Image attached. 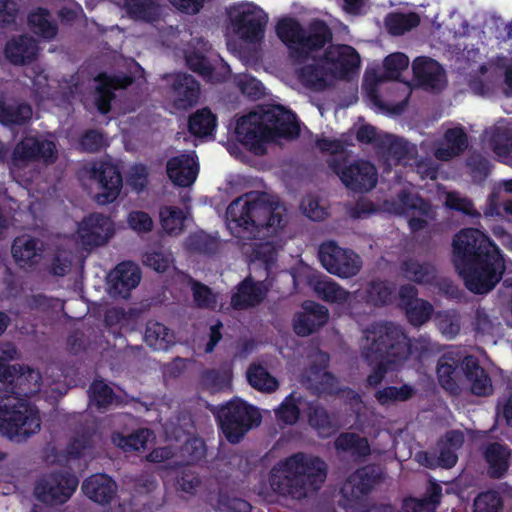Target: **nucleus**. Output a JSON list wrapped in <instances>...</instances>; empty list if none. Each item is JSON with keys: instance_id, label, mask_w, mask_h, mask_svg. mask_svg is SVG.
<instances>
[{"instance_id": "obj_38", "label": "nucleus", "mask_w": 512, "mask_h": 512, "mask_svg": "<svg viewBox=\"0 0 512 512\" xmlns=\"http://www.w3.org/2000/svg\"><path fill=\"white\" fill-rule=\"evenodd\" d=\"M483 456L491 477L501 478L506 474L511 457V452L506 446L499 443L489 444L484 449Z\"/></svg>"}, {"instance_id": "obj_36", "label": "nucleus", "mask_w": 512, "mask_h": 512, "mask_svg": "<svg viewBox=\"0 0 512 512\" xmlns=\"http://www.w3.org/2000/svg\"><path fill=\"white\" fill-rule=\"evenodd\" d=\"M95 82V104L101 113H107L110 110V101L113 98V90L125 88L132 80L128 77H110L100 75Z\"/></svg>"}, {"instance_id": "obj_4", "label": "nucleus", "mask_w": 512, "mask_h": 512, "mask_svg": "<svg viewBox=\"0 0 512 512\" xmlns=\"http://www.w3.org/2000/svg\"><path fill=\"white\" fill-rule=\"evenodd\" d=\"M362 356L376 366L367 377L371 387L379 385L389 370L400 366L410 354V343L401 328L392 323L375 324L363 332Z\"/></svg>"}, {"instance_id": "obj_16", "label": "nucleus", "mask_w": 512, "mask_h": 512, "mask_svg": "<svg viewBox=\"0 0 512 512\" xmlns=\"http://www.w3.org/2000/svg\"><path fill=\"white\" fill-rule=\"evenodd\" d=\"M384 210L389 213L405 216L413 231L424 228L434 216L431 206L408 190L400 192L396 199L386 201L384 203Z\"/></svg>"}, {"instance_id": "obj_9", "label": "nucleus", "mask_w": 512, "mask_h": 512, "mask_svg": "<svg viewBox=\"0 0 512 512\" xmlns=\"http://www.w3.org/2000/svg\"><path fill=\"white\" fill-rule=\"evenodd\" d=\"M409 65V58L400 52L392 53L384 60L385 76H378L375 73H367L363 82V89L373 107L380 113L397 115L404 109L411 88L407 83L395 84L396 90L400 93L397 103L390 100H383L378 91V86L387 79H398L401 72Z\"/></svg>"}, {"instance_id": "obj_46", "label": "nucleus", "mask_w": 512, "mask_h": 512, "mask_svg": "<svg viewBox=\"0 0 512 512\" xmlns=\"http://www.w3.org/2000/svg\"><path fill=\"white\" fill-rule=\"evenodd\" d=\"M247 379L252 387L262 392H274L279 386L278 380L270 375L263 366L257 364L249 367Z\"/></svg>"}, {"instance_id": "obj_19", "label": "nucleus", "mask_w": 512, "mask_h": 512, "mask_svg": "<svg viewBox=\"0 0 512 512\" xmlns=\"http://www.w3.org/2000/svg\"><path fill=\"white\" fill-rule=\"evenodd\" d=\"M78 479L70 473H54L41 479L35 487V496L41 502L56 505L66 502L75 492Z\"/></svg>"}, {"instance_id": "obj_21", "label": "nucleus", "mask_w": 512, "mask_h": 512, "mask_svg": "<svg viewBox=\"0 0 512 512\" xmlns=\"http://www.w3.org/2000/svg\"><path fill=\"white\" fill-rule=\"evenodd\" d=\"M141 273L138 265L122 262L107 278V292L111 297H128L130 291L140 282Z\"/></svg>"}, {"instance_id": "obj_34", "label": "nucleus", "mask_w": 512, "mask_h": 512, "mask_svg": "<svg viewBox=\"0 0 512 512\" xmlns=\"http://www.w3.org/2000/svg\"><path fill=\"white\" fill-rule=\"evenodd\" d=\"M381 141L384 149L387 152L388 165L402 163L408 165L411 160H414L416 155V146L408 143L402 138L395 137L391 134H383Z\"/></svg>"}, {"instance_id": "obj_61", "label": "nucleus", "mask_w": 512, "mask_h": 512, "mask_svg": "<svg viewBox=\"0 0 512 512\" xmlns=\"http://www.w3.org/2000/svg\"><path fill=\"white\" fill-rule=\"evenodd\" d=\"M143 262L157 272H165L172 266L174 259L170 252L155 250L147 252L143 257Z\"/></svg>"}, {"instance_id": "obj_17", "label": "nucleus", "mask_w": 512, "mask_h": 512, "mask_svg": "<svg viewBox=\"0 0 512 512\" xmlns=\"http://www.w3.org/2000/svg\"><path fill=\"white\" fill-rule=\"evenodd\" d=\"M319 258L322 266L329 273L341 278H349L356 275L362 265L358 255L342 249L333 242L321 245Z\"/></svg>"}, {"instance_id": "obj_52", "label": "nucleus", "mask_w": 512, "mask_h": 512, "mask_svg": "<svg viewBox=\"0 0 512 512\" xmlns=\"http://www.w3.org/2000/svg\"><path fill=\"white\" fill-rule=\"evenodd\" d=\"M402 271L407 279L418 283L429 282L434 277V268L431 265L413 259L404 262Z\"/></svg>"}, {"instance_id": "obj_45", "label": "nucleus", "mask_w": 512, "mask_h": 512, "mask_svg": "<svg viewBox=\"0 0 512 512\" xmlns=\"http://www.w3.org/2000/svg\"><path fill=\"white\" fill-rule=\"evenodd\" d=\"M31 117L32 109L29 105L0 102V123L3 125H21Z\"/></svg>"}, {"instance_id": "obj_25", "label": "nucleus", "mask_w": 512, "mask_h": 512, "mask_svg": "<svg viewBox=\"0 0 512 512\" xmlns=\"http://www.w3.org/2000/svg\"><path fill=\"white\" fill-rule=\"evenodd\" d=\"M199 167L194 153L181 154L167 162V175L177 186H191L198 175Z\"/></svg>"}, {"instance_id": "obj_6", "label": "nucleus", "mask_w": 512, "mask_h": 512, "mask_svg": "<svg viewBox=\"0 0 512 512\" xmlns=\"http://www.w3.org/2000/svg\"><path fill=\"white\" fill-rule=\"evenodd\" d=\"M236 137L255 154L265 152V144L278 137L293 138L299 133L295 115L275 106L241 117L236 125Z\"/></svg>"}, {"instance_id": "obj_2", "label": "nucleus", "mask_w": 512, "mask_h": 512, "mask_svg": "<svg viewBox=\"0 0 512 512\" xmlns=\"http://www.w3.org/2000/svg\"><path fill=\"white\" fill-rule=\"evenodd\" d=\"M227 226L239 239H257L252 244L254 258L272 263L282 243L277 233L285 225V208L265 197L248 194L234 200L227 208Z\"/></svg>"}, {"instance_id": "obj_27", "label": "nucleus", "mask_w": 512, "mask_h": 512, "mask_svg": "<svg viewBox=\"0 0 512 512\" xmlns=\"http://www.w3.org/2000/svg\"><path fill=\"white\" fill-rule=\"evenodd\" d=\"M328 360L326 353L315 351L311 355V367L303 375L302 381L319 392H332L336 380L325 370Z\"/></svg>"}, {"instance_id": "obj_43", "label": "nucleus", "mask_w": 512, "mask_h": 512, "mask_svg": "<svg viewBox=\"0 0 512 512\" xmlns=\"http://www.w3.org/2000/svg\"><path fill=\"white\" fill-rule=\"evenodd\" d=\"M154 439L153 433L148 429H140L129 436L114 432L111 436L112 443L123 451H138Z\"/></svg>"}, {"instance_id": "obj_57", "label": "nucleus", "mask_w": 512, "mask_h": 512, "mask_svg": "<svg viewBox=\"0 0 512 512\" xmlns=\"http://www.w3.org/2000/svg\"><path fill=\"white\" fill-rule=\"evenodd\" d=\"M309 408L308 420L311 426L318 430L323 437L329 436L333 431V423L326 411L318 406H307Z\"/></svg>"}, {"instance_id": "obj_51", "label": "nucleus", "mask_w": 512, "mask_h": 512, "mask_svg": "<svg viewBox=\"0 0 512 512\" xmlns=\"http://www.w3.org/2000/svg\"><path fill=\"white\" fill-rule=\"evenodd\" d=\"M29 25L36 34L46 39H52L57 34L56 24L44 9H38L30 14Z\"/></svg>"}, {"instance_id": "obj_20", "label": "nucleus", "mask_w": 512, "mask_h": 512, "mask_svg": "<svg viewBox=\"0 0 512 512\" xmlns=\"http://www.w3.org/2000/svg\"><path fill=\"white\" fill-rule=\"evenodd\" d=\"M112 220L99 213L85 217L77 227V237L84 246H100L108 242L114 234Z\"/></svg>"}, {"instance_id": "obj_54", "label": "nucleus", "mask_w": 512, "mask_h": 512, "mask_svg": "<svg viewBox=\"0 0 512 512\" xmlns=\"http://www.w3.org/2000/svg\"><path fill=\"white\" fill-rule=\"evenodd\" d=\"M440 488L432 486L430 495L423 499H406L403 504L405 512H433L439 501Z\"/></svg>"}, {"instance_id": "obj_56", "label": "nucleus", "mask_w": 512, "mask_h": 512, "mask_svg": "<svg viewBox=\"0 0 512 512\" xmlns=\"http://www.w3.org/2000/svg\"><path fill=\"white\" fill-rule=\"evenodd\" d=\"M112 389L103 381H94L90 387V402L98 408H107L116 402Z\"/></svg>"}, {"instance_id": "obj_44", "label": "nucleus", "mask_w": 512, "mask_h": 512, "mask_svg": "<svg viewBox=\"0 0 512 512\" xmlns=\"http://www.w3.org/2000/svg\"><path fill=\"white\" fill-rule=\"evenodd\" d=\"M163 230L169 235H179L184 229L187 213L177 207L165 206L159 212Z\"/></svg>"}, {"instance_id": "obj_22", "label": "nucleus", "mask_w": 512, "mask_h": 512, "mask_svg": "<svg viewBox=\"0 0 512 512\" xmlns=\"http://www.w3.org/2000/svg\"><path fill=\"white\" fill-rule=\"evenodd\" d=\"M43 253L42 242L29 235L16 237L11 247L15 264L24 271L33 270L41 262Z\"/></svg>"}, {"instance_id": "obj_24", "label": "nucleus", "mask_w": 512, "mask_h": 512, "mask_svg": "<svg viewBox=\"0 0 512 512\" xmlns=\"http://www.w3.org/2000/svg\"><path fill=\"white\" fill-rule=\"evenodd\" d=\"M165 78L171 85L169 98L177 109H187L197 102L199 85L191 75L175 74Z\"/></svg>"}, {"instance_id": "obj_30", "label": "nucleus", "mask_w": 512, "mask_h": 512, "mask_svg": "<svg viewBox=\"0 0 512 512\" xmlns=\"http://www.w3.org/2000/svg\"><path fill=\"white\" fill-rule=\"evenodd\" d=\"M467 148V136L460 126L447 128L442 140L437 142L434 155L438 160L448 161Z\"/></svg>"}, {"instance_id": "obj_59", "label": "nucleus", "mask_w": 512, "mask_h": 512, "mask_svg": "<svg viewBox=\"0 0 512 512\" xmlns=\"http://www.w3.org/2000/svg\"><path fill=\"white\" fill-rule=\"evenodd\" d=\"M439 331L448 339H453L460 331V318L455 312H442L436 316Z\"/></svg>"}, {"instance_id": "obj_40", "label": "nucleus", "mask_w": 512, "mask_h": 512, "mask_svg": "<svg viewBox=\"0 0 512 512\" xmlns=\"http://www.w3.org/2000/svg\"><path fill=\"white\" fill-rule=\"evenodd\" d=\"M463 443V434L460 431H451L439 443V456L437 465L444 468H451L457 462L456 451Z\"/></svg>"}, {"instance_id": "obj_37", "label": "nucleus", "mask_w": 512, "mask_h": 512, "mask_svg": "<svg viewBox=\"0 0 512 512\" xmlns=\"http://www.w3.org/2000/svg\"><path fill=\"white\" fill-rule=\"evenodd\" d=\"M208 50L207 43L202 39H197L193 47L185 50V59L187 65L195 72L199 73L209 81H221L222 77L218 72H214L206 60L204 53Z\"/></svg>"}, {"instance_id": "obj_63", "label": "nucleus", "mask_w": 512, "mask_h": 512, "mask_svg": "<svg viewBox=\"0 0 512 512\" xmlns=\"http://www.w3.org/2000/svg\"><path fill=\"white\" fill-rule=\"evenodd\" d=\"M26 74L31 77L34 85V89L37 94L42 95H51L54 97L53 93H50L46 90L54 88L53 84L55 81H49L48 75L44 73V70L40 66H33L28 68Z\"/></svg>"}, {"instance_id": "obj_32", "label": "nucleus", "mask_w": 512, "mask_h": 512, "mask_svg": "<svg viewBox=\"0 0 512 512\" xmlns=\"http://www.w3.org/2000/svg\"><path fill=\"white\" fill-rule=\"evenodd\" d=\"M81 489L90 500L105 504L115 496L116 484L105 474H95L84 480Z\"/></svg>"}, {"instance_id": "obj_18", "label": "nucleus", "mask_w": 512, "mask_h": 512, "mask_svg": "<svg viewBox=\"0 0 512 512\" xmlns=\"http://www.w3.org/2000/svg\"><path fill=\"white\" fill-rule=\"evenodd\" d=\"M330 166L340 177L343 184L351 190L367 192L377 184V170L369 161L357 160L348 166L341 167L338 160L334 159Z\"/></svg>"}, {"instance_id": "obj_15", "label": "nucleus", "mask_w": 512, "mask_h": 512, "mask_svg": "<svg viewBox=\"0 0 512 512\" xmlns=\"http://www.w3.org/2000/svg\"><path fill=\"white\" fill-rule=\"evenodd\" d=\"M168 441H175L177 459L175 464H189L201 459L205 453V446L201 439L193 434V426L189 417L170 421L164 426Z\"/></svg>"}, {"instance_id": "obj_10", "label": "nucleus", "mask_w": 512, "mask_h": 512, "mask_svg": "<svg viewBox=\"0 0 512 512\" xmlns=\"http://www.w3.org/2000/svg\"><path fill=\"white\" fill-rule=\"evenodd\" d=\"M276 33L293 58L307 61L331 39L330 30L321 21L312 22L308 30L304 31L296 20L283 18L276 26Z\"/></svg>"}, {"instance_id": "obj_28", "label": "nucleus", "mask_w": 512, "mask_h": 512, "mask_svg": "<svg viewBox=\"0 0 512 512\" xmlns=\"http://www.w3.org/2000/svg\"><path fill=\"white\" fill-rule=\"evenodd\" d=\"M413 72L421 86L430 90H441L446 85V75L438 62L427 57L413 61Z\"/></svg>"}, {"instance_id": "obj_3", "label": "nucleus", "mask_w": 512, "mask_h": 512, "mask_svg": "<svg viewBox=\"0 0 512 512\" xmlns=\"http://www.w3.org/2000/svg\"><path fill=\"white\" fill-rule=\"evenodd\" d=\"M455 267L473 293L491 291L502 278L507 261L499 247L478 229H462L453 240Z\"/></svg>"}, {"instance_id": "obj_33", "label": "nucleus", "mask_w": 512, "mask_h": 512, "mask_svg": "<svg viewBox=\"0 0 512 512\" xmlns=\"http://www.w3.org/2000/svg\"><path fill=\"white\" fill-rule=\"evenodd\" d=\"M268 285L262 281L254 282L246 278L232 296L231 304L236 309H245L260 303L266 295Z\"/></svg>"}, {"instance_id": "obj_49", "label": "nucleus", "mask_w": 512, "mask_h": 512, "mask_svg": "<svg viewBox=\"0 0 512 512\" xmlns=\"http://www.w3.org/2000/svg\"><path fill=\"white\" fill-rule=\"evenodd\" d=\"M306 406L308 404L300 396L291 393L276 410V416L286 424H294L299 418L300 411Z\"/></svg>"}, {"instance_id": "obj_8", "label": "nucleus", "mask_w": 512, "mask_h": 512, "mask_svg": "<svg viewBox=\"0 0 512 512\" xmlns=\"http://www.w3.org/2000/svg\"><path fill=\"white\" fill-rule=\"evenodd\" d=\"M437 375L441 386L450 393L469 390L475 395L487 396L492 392L490 377L471 356L444 354L438 361Z\"/></svg>"}, {"instance_id": "obj_53", "label": "nucleus", "mask_w": 512, "mask_h": 512, "mask_svg": "<svg viewBox=\"0 0 512 512\" xmlns=\"http://www.w3.org/2000/svg\"><path fill=\"white\" fill-rule=\"evenodd\" d=\"M413 394V389L408 385L401 387H384L375 392L374 397L380 405H392L398 401H405Z\"/></svg>"}, {"instance_id": "obj_48", "label": "nucleus", "mask_w": 512, "mask_h": 512, "mask_svg": "<svg viewBox=\"0 0 512 512\" xmlns=\"http://www.w3.org/2000/svg\"><path fill=\"white\" fill-rule=\"evenodd\" d=\"M215 128L216 117L208 109L198 110L189 119V130L195 136H211Z\"/></svg>"}, {"instance_id": "obj_50", "label": "nucleus", "mask_w": 512, "mask_h": 512, "mask_svg": "<svg viewBox=\"0 0 512 512\" xmlns=\"http://www.w3.org/2000/svg\"><path fill=\"white\" fill-rule=\"evenodd\" d=\"M75 256L66 249H57L49 259L46 269L53 276L63 277L67 275L74 264Z\"/></svg>"}, {"instance_id": "obj_42", "label": "nucleus", "mask_w": 512, "mask_h": 512, "mask_svg": "<svg viewBox=\"0 0 512 512\" xmlns=\"http://www.w3.org/2000/svg\"><path fill=\"white\" fill-rule=\"evenodd\" d=\"M125 12L135 20L152 22L160 16V6L154 0H125Z\"/></svg>"}, {"instance_id": "obj_35", "label": "nucleus", "mask_w": 512, "mask_h": 512, "mask_svg": "<svg viewBox=\"0 0 512 512\" xmlns=\"http://www.w3.org/2000/svg\"><path fill=\"white\" fill-rule=\"evenodd\" d=\"M374 484L372 477V469L365 467L353 473L344 483L341 493L346 499V504L352 503L360 499L363 495L368 493Z\"/></svg>"}, {"instance_id": "obj_41", "label": "nucleus", "mask_w": 512, "mask_h": 512, "mask_svg": "<svg viewBox=\"0 0 512 512\" xmlns=\"http://www.w3.org/2000/svg\"><path fill=\"white\" fill-rule=\"evenodd\" d=\"M144 339L152 349L164 351L174 343V334L162 323L150 321L147 324Z\"/></svg>"}, {"instance_id": "obj_31", "label": "nucleus", "mask_w": 512, "mask_h": 512, "mask_svg": "<svg viewBox=\"0 0 512 512\" xmlns=\"http://www.w3.org/2000/svg\"><path fill=\"white\" fill-rule=\"evenodd\" d=\"M512 126L509 122L501 120L484 133V142L500 157L505 158L512 154Z\"/></svg>"}, {"instance_id": "obj_26", "label": "nucleus", "mask_w": 512, "mask_h": 512, "mask_svg": "<svg viewBox=\"0 0 512 512\" xmlns=\"http://www.w3.org/2000/svg\"><path fill=\"white\" fill-rule=\"evenodd\" d=\"M417 291L412 285H404L399 290L400 305L405 309L406 316L412 325L419 326L426 322L433 311L432 305L416 297Z\"/></svg>"}, {"instance_id": "obj_62", "label": "nucleus", "mask_w": 512, "mask_h": 512, "mask_svg": "<svg viewBox=\"0 0 512 512\" xmlns=\"http://www.w3.org/2000/svg\"><path fill=\"white\" fill-rule=\"evenodd\" d=\"M368 301L374 304H387L393 299V287L383 281H373L367 290Z\"/></svg>"}, {"instance_id": "obj_58", "label": "nucleus", "mask_w": 512, "mask_h": 512, "mask_svg": "<svg viewBox=\"0 0 512 512\" xmlns=\"http://www.w3.org/2000/svg\"><path fill=\"white\" fill-rule=\"evenodd\" d=\"M502 192L512 193V180H504L494 186L484 211L485 216L501 215L500 200L502 199Z\"/></svg>"}, {"instance_id": "obj_23", "label": "nucleus", "mask_w": 512, "mask_h": 512, "mask_svg": "<svg viewBox=\"0 0 512 512\" xmlns=\"http://www.w3.org/2000/svg\"><path fill=\"white\" fill-rule=\"evenodd\" d=\"M328 319L329 312L325 306L306 301L302 304V311L293 318V328L297 335L308 336L324 326Z\"/></svg>"}, {"instance_id": "obj_29", "label": "nucleus", "mask_w": 512, "mask_h": 512, "mask_svg": "<svg viewBox=\"0 0 512 512\" xmlns=\"http://www.w3.org/2000/svg\"><path fill=\"white\" fill-rule=\"evenodd\" d=\"M304 272L310 286L321 299L332 304L351 305L355 298L353 293L348 292L339 284L326 277L317 280L311 279L312 272L308 268H304Z\"/></svg>"}, {"instance_id": "obj_12", "label": "nucleus", "mask_w": 512, "mask_h": 512, "mask_svg": "<svg viewBox=\"0 0 512 512\" xmlns=\"http://www.w3.org/2000/svg\"><path fill=\"white\" fill-rule=\"evenodd\" d=\"M80 178L94 191L97 203L105 205L116 200L122 188V177L117 167L109 162H95L86 165Z\"/></svg>"}, {"instance_id": "obj_1", "label": "nucleus", "mask_w": 512, "mask_h": 512, "mask_svg": "<svg viewBox=\"0 0 512 512\" xmlns=\"http://www.w3.org/2000/svg\"><path fill=\"white\" fill-rule=\"evenodd\" d=\"M17 357L11 343L0 344V385H13L12 395L0 396V433L11 440L22 441L36 434L41 427L38 409L21 396L30 397L41 391L38 371L26 368L14 374L15 367L7 365Z\"/></svg>"}, {"instance_id": "obj_55", "label": "nucleus", "mask_w": 512, "mask_h": 512, "mask_svg": "<svg viewBox=\"0 0 512 512\" xmlns=\"http://www.w3.org/2000/svg\"><path fill=\"white\" fill-rule=\"evenodd\" d=\"M335 447L339 451H351L357 455H367L369 444L365 438L352 433L340 435L335 441Z\"/></svg>"}, {"instance_id": "obj_14", "label": "nucleus", "mask_w": 512, "mask_h": 512, "mask_svg": "<svg viewBox=\"0 0 512 512\" xmlns=\"http://www.w3.org/2000/svg\"><path fill=\"white\" fill-rule=\"evenodd\" d=\"M58 150L54 141L44 138L27 136L18 142L12 152L10 173L20 178V170L33 161L51 164L56 161Z\"/></svg>"}, {"instance_id": "obj_5", "label": "nucleus", "mask_w": 512, "mask_h": 512, "mask_svg": "<svg viewBox=\"0 0 512 512\" xmlns=\"http://www.w3.org/2000/svg\"><path fill=\"white\" fill-rule=\"evenodd\" d=\"M327 465L318 457L296 453L279 461L270 471V489H261L259 494L271 492L294 499H301L317 490L325 481Z\"/></svg>"}, {"instance_id": "obj_60", "label": "nucleus", "mask_w": 512, "mask_h": 512, "mask_svg": "<svg viewBox=\"0 0 512 512\" xmlns=\"http://www.w3.org/2000/svg\"><path fill=\"white\" fill-rule=\"evenodd\" d=\"M474 512H501L502 500L495 491L480 493L474 499Z\"/></svg>"}, {"instance_id": "obj_64", "label": "nucleus", "mask_w": 512, "mask_h": 512, "mask_svg": "<svg viewBox=\"0 0 512 512\" xmlns=\"http://www.w3.org/2000/svg\"><path fill=\"white\" fill-rule=\"evenodd\" d=\"M236 82L240 91L252 99H258L264 94V87L261 82L250 75H239Z\"/></svg>"}, {"instance_id": "obj_39", "label": "nucleus", "mask_w": 512, "mask_h": 512, "mask_svg": "<svg viewBox=\"0 0 512 512\" xmlns=\"http://www.w3.org/2000/svg\"><path fill=\"white\" fill-rule=\"evenodd\" d=\"M37 51V43L32 37L21 36L7 43L5 56L13 64H26L35 58Z\"/></svg>"}, {"instance_id": "obj_13", "label": "nucleus", "mask_w": 512, "mask_h": 512, "mask_svg": "<svg viewBox=\"0 0 512 512\" xmlns=\"http://www.w3.org/2000/svg\"><path fill=\"white\" fill-rule=\"evenodd\" d=\"M221 429L231 443H237L253 426H258L261 415L256 408L240 399H234L218 411Z\"/></svg>"}, {"instance_id": "obj_7", "label": "nucleus", "mask_w": 512, "mask_h": 512, "mask_svg": "<svg viewBox=\"0 0 512 512\" xmlns=\"http://www.w3.org/2000/svg\"><path fill=\"white\" fill-rule=\"evenodd\" d=\"M309 61L300 68L299 76L307 86L315 90H323L338 81L349 80L361 65L359 53L349 45H332L322 59H316L313 53Z\"/></svg>"}, {"instance_id": "obj_11", "label": "nucleus", "mask_w": 512, "mask_h": 512, "mask_svg": "<svg viewBox=\"0 0 512 512\" xmlns=\"http://www.w3.org/2000/svg\"><path fill=\"white\" fill-rule=\"evenodd\" d=\"M230 31L239 39L259 42L265 33L268 23L267 13L252 2H239L227 8Z\"/></svg>"}, {"instance_id": "obj_47", "label": "nucleus", "mask_w": 512, "mask_h": 512, "mask_svg": "<svg viewBox=\"0 0 512 512\" xmlns=\"http://www.w3.org/2000/svg\"><path fill=\"white\" fill-rule=\"evenodd\" d=\"M420 18L416 13H390L385 18V26L392 35H403L419 25Z\"/></svg>"}]
</instances>
